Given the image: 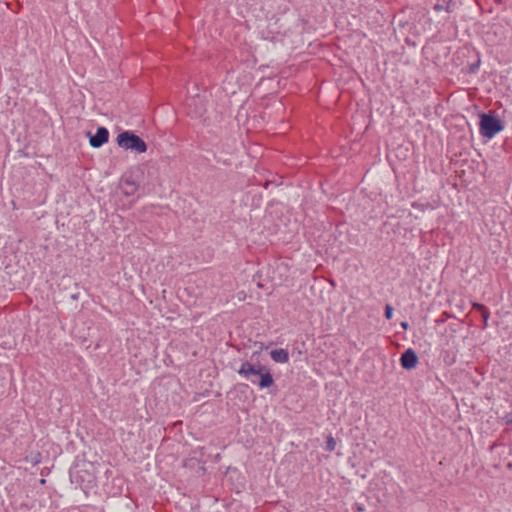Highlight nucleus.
Masks as SVG:
<instances>
[{"mask_svg":"<svg viewBox=\"0 0 512 512\" xmlns=\"http://www.w3.org/2000/svg\"><path fill=\"white\" fill-rule=\"evenodd\" d=\"M271 359L276 363H287L289 361V353L286 349L279 348L270 352Z\"/></svg>","mask_w":512,"mask_h":512,"instance_id":"obj_7","label":"nucleus"},{"mask_svg":"<svg viewBox=\"0 0 512 512\" xmlns=\"http://www.w3.org/2000/svg\"><path fill=\"white\" fill-rule=\"evenodd\" d=\"M336 448V441L332 435H329L326 439L325 450L328 452L334 451Z\"/></svg>","mask_w":512,"mask_h":512,"instance_id":"obj_8","label":"nucleus"},{"mask_svg":"<svg viewBox=\"0 0 512 512\" xmlns=\"http://www.w3.org/2000/svg\"><path fill=\"white\" fill-rule=\"evenodd\" d=\"M503 421H504V422H505V424H507V425H512V412H511V413L506 414V415L503 417Z\"/></svg>","mask_w":512,"mask_h":512,"instance_id":"obj_13","label":"nucleus"},{"mask_svg":"<svg viewBox=\"0 0 512 512\" xmlns=\"http://www.w3.org/2000/svg\"><path fill=\"white\" fill-rule=\"evenodd\" d=\"M473 309L478 311L481 314L483 311L487 310L488 308L485 305H483V304L474 303L473 304Z\"/></svg>","mask_w":512,"mask_h":512,"instance_id":"obj_10","label":"nucleus"},{"mask_svg":"<svg viewBox=\"0 0 512 512\" xmlns=\"http://www.w3.org/2000/svg\"><path fill=\"white\" fill-rule=\"evenodd\" d=\"M503 129L504 125L497 117L486 113L480 115L479 132L482 137L492 139Z\"/></svg>","mask_w":512,"mask_h":512,"instance_id":"obj_2","label":"nucleus"},{"mask_svg":"<svg viewBox=\"0 0 512 512\" xmlns=\"http://www.w3.org/2000/svg\"><path fill=\"white\" fill-rule=\"evenodd\" d=\"M40 461H41V454H40V453H36V454L33 456V458H32V462H33L34 464H38V463H40Z\"/></svg>","mask_w":512,"mask_h":512,"instance_id":"obj_14","label":"nucleus"},{"mask_svg":"<svg viewBox=\"0 0 512 512\" xmlns=\"http://www.w3.org/2000/svg\"><path fill=\"white\" fill-rule=\"evenodd\" d=\"M418 356L412 348L405 350L400 357V364L403 369L411 370L416 367Z\"/></svg>","mask_w":512,"mask_h":512,"instance_id":"obj_4","label":"nucleus"},{"mask_svg":"<svg viewBox=\"0 0 512 512\" xmlns=\"http://www.w3.org/2000/svg\"><path fill=\"white\" fill-rule=\"evenodd\" d=\"M477 67H478V65H473V66L471 67V69H470V70H471V72H475V70H476V68H477Z\"/></svg>","mask_w":512,"mask_h":512,"instance_id":"obj_16","label":"nucleus"},{"mask_svg":"<svg viewBox=\"0 0 512 512\" xmlns=\"http://www.w3.org/2000/svg\"><path fill=\"white\" fill-rule=\"evenodd\" d=\"M481 316H482V319H483V322H484V325L486 326L487 325V322L489 320V317H490V312L489 310H485L481 313Z\"/></svg>","mask_w":512,"mask_h":512,"instance_id":"obj_12","label":"nucleus"},{"mask_svg":"<svg viewBox=\"0 0 512 512\" xmlns=\"http://www.w3.org/2000/svg\"><path fill=\"white\" fill-rule=\"evenodd\" d=\"M109 139V131L105 127H99L96 133L90 137L89 143L93 148H100Z\"/></svg>","mask_w":512,"mask_h":512,"instance_id":"obj_5","label":"nucleus"},{"mask_svg":"<svg viewBox=\"0 0 512 512\" xmlns=\"http://www.w3.org/2000/svg\"><path fill=\"white\" fill-rule=\"evenodd\" d=\"M494 2L497 3V4H501L502 0H494Z\"/></svg>","mask_w":512,"mask_h":512,"instance_id":"obj_17","label":"nucleus"},{"mask_svg":"<svg viewBox=\"0 0 512 512\" xmlns=\"http://www.w3.org/2000/svg\"><path fill=\"white\" fill-rule=\"evenodd\" d=\"M117 144L125 150H131L137 153H144L147 150V145L144 140L131 131L120 133L117 136Z\"/></svg>","mask_w":512,"mask_h":512,"instance_id":"obj_3","label":"nucleus"},{"mask_svg":"<svg viewBox=\"0 0 512 512\" xmlns=\"http://www.w3.org/2000/svg\"><path fill=\"white\" fill-rule=\"evenodd\" d=\"M120 189L125 196H133L138 190V185L132 175L125 176L120 184Z\"/></svg>","mask_w":512,"mask_h":512,"instance_id":"obj_6","label":"nucleus"},{"mask_svg":"<svg viewBox=\"0 0 512 512\" xmlns=\"http://www.w3.org/2000/svg\"><path fill=\"white\" fill-rule=\"evenodd\" d=\"M393 311H394V310H393V307H392L390 304H387V305L385 306V318H386L387 320H390V319L392 318V316H393Z\"/></svg>","mask_w":512,"mask_h":512,"instance_id":"obj_9","label":"nucleus"},{"mask_svg":"<svg viewBox=\"0 0 512 512\" xmlns=\"http://www.w3.org/2000/svg\"><path fill=\"white\" fill-rule=\"evenodd\" d=\"M237 373L245 380L257 385L260 389L269 388L274 384L269 368L260 363L253 364L245 361L241 364Z\"/></svg>","mask_w":512,"mask_h":512,"instance_id":"obj_1","label":"nucleus"},{"mask_svg":"<svg viewBox=\"0 0 512 512\" xmlns=\"http://www.w3.org/2000/svg\"><path fill=\"white\" fill-rule=\"evenodd\" d=\"M434 10H435V11H442V10H445V11H447V12H451V9H450V6H449V5H447V6H443V5H441V4H436V5L434 6Z\"/></svg>","mask_w":512,"mask_h":512,"instance_id":"obj_11","label":"nucleus"},{"mask_svg":"<svg viewBox=\"0 0 512 512\" xmlns=\"http://www.w3.org/2000/svg\"><path fill=\"white\" fill-rule=\"evenodd\" d=\"M41 484H44L45 483V479H41Z\"/></svg>","mask_w":512,"mask_h":512,"instance_id":"obj_18","label":"nucleus"},{"mask_svg":"<svg viewBox=\"0 0 512 512\" xmlns=\"http://www.w3.org/2000/svg\"><path fill=\"white\" fill-rule=\"evenodd\" d=\"M401 326H402L404 329H407V328H408V323H407V322H402V323H401Z\"/></svg>","mask_w":512,"mask_h":512,"instance_id":"obj_15","label":"nucleus"}]
</instances>
